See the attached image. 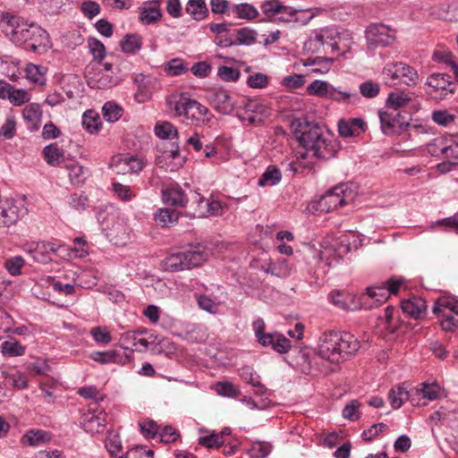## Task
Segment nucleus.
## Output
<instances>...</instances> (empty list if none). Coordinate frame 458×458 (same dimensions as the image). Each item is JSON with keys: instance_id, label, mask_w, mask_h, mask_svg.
I'll use <instances>...</instances> for the list:
<instances>
[{"instance_id": "nucleus-27", "label": "nucleus", "mask_w": 458, "mask_h": 458, "mask_svg": "<svg viewBox=\"0 0 458 458\" xmlns=\"http://www.w3.org/2000/svg\"><path fill=\"white\" fill-rule=\"evenodd\" d=\"M22 116L31 130H38L42 116L40 106L38 104L26 106L22 111Z\"/></svg>"}, {"instance_id": "nucleus-8", "label": "nucleus", "mask_w": 458, "mask_h": 458, "mask_svg": "<svg viewBox=\"0 0 458 458\" xmlns=\"http://www.w3.org/2000/svg\"><path fill=\"white\" fill-rule=\"evenodd\" d=\"M368 47L376 49L386 47L394 44L396 36L394 30L383 23H371L365 30Z\"/></svg>"}, {"instance_id": "nucleus-33", "label": "nucleus", "mask_w": 458, "mask_h": 458, "mask_svg": "<svg viewBox=\"0 0 458 458\" xmlns=\"http://www.w3.org/2000/svg\"><path fill=\"white\" fill-rule=\"evenodd\" d=\"M123 52L126 54H135L142 47V38L138 34H127L120 42Z\"/></svg>"}, {"instance_id": "nucleus-48", "label": "nucleus", "mask_w": 458, "mask_h": 458, "mask_svg": "<svg viewBox=\"0 0 458 458\" xmlns=\"http://www.w3.org/2000/svg\"><path fill=\"white\" fill-rule=\"evenodd\" d=\"M104 118L110 123L116 122L123 114V108L113 102H106L102 108Z\"/></svg>"}, {"instance_id": "nucleus-46", "label": "nucleus", "mask_w": 458, "mask_h": 458, "mask_svg": "<svg viewBox=\"0 0 458 458\" xmlns=\"http://www.w3.org/2000/svg\"><path fill=\"white\" fill-rule=\"evenodd\" d=\"M215 390L217 394L225 397H237L241 394L240 389L233 383L228 381L217 382L215 386Z\"/></svg>"}, {"instance_id": "nucleus-43", "label": "nucleus", "mask_w": 458, "mask_h": 458, "mask_svg": "<svg viewBox=\"0 0 458 458\" xmlns=\"http://www.w3.org/2000/svg\"><path fill=\"white\" fill-rule=\"evenodd\" d=\"M440 318V325L443 330L446 332H454L458 329V316L447 311H438L436 313Z\"/></svg>"}, {"instance_id": "nucleus-25", "label": "nucleus", "mask_w": 458, "mask_h": 458, "mask_svg": "<svg viewBox=\"0 0 458 458\" xmlns=\"http://www.w3.org/2000/svg\"><path fill=\"white\" fill-rule=\"evenodd\" d=\"M327 98L347 104H357L360 100V98L358 95V93L351 92L345 89H341L340 88H335L333 85L330 88Z\"/></svg>"}, {"instance_id": "nucleus-2", "label": "nucleus", "mask_w": 458, "mask_h": 458, "mask_svg": "<svg viewBox=\"0 0 458 458\" xmlns=\"http://www.w3.org/2000/svg\"><path fill=\"white\" fill-rule=\"evenodd\" d=\"M293 133L300 144L314 156L321 159H329L336 152V146L325 135L324 128L318 123L306 120H298L293 123Z\"/></svg>"}, {"instance_id": "nucleus-49", "label": "nucleus", "mask_w": 458, "mask_h": 458, "mask_svg": "<svg viewBox=\"0 0 458 458\" xmlns=\"http://www.w3.org/2000/svg\"><path fill=\"white\" fill-rule=\"evenodd\" d=\"M88 47L93 58L100 64L106 56V47L104 44L98 39L91 38L88 40Z\"/></svg>"}, {"instance_id": "nucleus-36", "label": "nucleus", "mask_w": 458, "mask_h": 458, "mask_svg": "<svg viewBox=\"0 0 458 458\" xmlns=\"http://www.w3.org/2000/svg\"><path fill=\"white\" fill-rule=\"evenodd\" d=\"M156 136L162 140H174L178 138V131L171 123L158 122L154 128Z\"/></svg>"}, {"instance_id": "nucleus-32", "label": "nucleus", "mask_w": 458, "mask_h": 458, "mask_svg": "<svg viewBox=\"0 0 458 458\" xmlns=\"http://www.w3.org/2000/svg\"><path fill=\"white\" fill-rule=\"evenodd\" d=\"M49 440V434L42 429H31L22 437V442L30 446H38Z\"/></svg>"}, {"instance_id": "nucleus-55", "label": "nucleus", "mask_w": 458, "mask_h": 458, "mask_svg": "<svg viewBox=\"0 0 458 458\" xmlns=\"http://www.w3.org/2000/svg\"><path fill=\"white\" fill-rule=\"evenodd\" d=\"M360 93L366 98H374L380 92V86L373 81H366L360 87Z\"/></svg>"}, {"instance_id": "nucleus-51", "label": "nucleus", "mask_w": 458, "mask_h": 458, "mask_svg": "<svg viewBox=\"0 0 458 458\" xmlns=\"http://www.w3.org/2000/svg\"><path fill=\"white\" fill-rule=\"evenodd\" d=\"M368 297L374 299L375 302L380 304L386 301L390 296L386 286L383 284L382 285L371 286L367 289Z\"/></svg>"}, {"instance_id": "nucleus-5", "label": "nucleus", "mask_w": 458, "mask_h": 458, "mask_svg": "<svg viewBox=\"0 0 458 458\" xmlns=\"http://www.w3.org/2000/svg\"><path fill=\"white\" fill-rule=\"evenodd\" d=\"M355 197L356 192L352 189V186L342 183L335 186L322 196L318 204L322 210L329 212L352 202Z\"/></svg>"}, {"instance_id": "nucleus-3", "label": "nucleus", "mask_w": 458, "mask_h": 458, "mask_svg": "<svg viewBox=\"0 0 458 458\" xmlns=\"http://www.w3.org/2000/svg\"><path fill=\"white\" fill-rule=\"evenodd\" d=\"M360 348V343L353 335L329 331L319 337L318 355L322 360L337 364L354 355Z\"/></svg>"}, {"instance_id": "nucleus-41", "label": "nucleus", "mask_w": 458, "mask_h": 458, "mask_svg": "<svg viewBox=\"0 0 458 458\" xmlns=\"http://www.w3.org/2000/svg\"><path fill=\"white\" fill-rule=\"evenodd\" d=\"M164 71L168 76H179L187 72L188 66L184 60L176 57L169 60L165 64Z\"/></svg>"}, {"instance_id": "nucleus-24", "label": "nucleus", "mask_w": 458, "mask_h": 458, "mask_svg": "<svg viewBox=\"0 0 458 458\" xmlns=\"http://www.w3.org/2000/svg\"><path fill=\"white\" fill-rule=\"evenodd\" d=\"M240 377L246 383L253 386L257 394L262 395L266 393L267 388L261 384L259 376L250 367L245 366L240 369Z\"/></svg>"}, {"instance_id": "nucleus-29", "label": "nucleus", "mask_w": 458, "mask_h": 458, "mask_svg": "<svg viewBox=\"0 0 458 458\" xmlns=\"http://www.w3.org/2000/svg\"><path fill=\"white\" fill-rule=\"evenodd\" d=\"M1 352L4 357L22 356L26 347L21 344L15 338L10 337L1 344Z\"/></svg>"}, {"instance_id": "nucleus-44", "label": "nucleus", "mask_w": 458, "mask_h": 458, "mask_svg": "<svg viewBox=\"0 0 458 458\" xmlns=\"http://www.w3.org/2000/svg\"><path fill=\"white\" fill-rule=\"evenodd\" d=\"M106 448L112 458H124L122 442L117 435L108 437L105 443Z\"/></svg>"}, {"instance_id": "nucleus-53", "label": "nucleus", "mask_w": 458, "mask_h": 458, "mask_svg": "<svg viewBox=\"0 0 458 458\" xmlns=\"http://www.w3.org/2000/svg\"><path fill=\"white\" fill-rule=\"evenodd\" d=\"M298 13H299L298 10H295V9H293V8L287 6V11L281 13H280L281 16L278 17L277 21H282V22H296V23L301 22L302 25H306L314 17V15L312 14L310 17H308L307 19H305L304 21H301L298 17Z\"/></svg>"}, {"instance_id": "nucleus-37", "label": "nucleus", "mask_w": 458, "mask_h": 458, "mask_svg": "<svg viewBox=\"0 0 458 458\" xmlns=\"http://www.w3.org/2000/svg\"><path fill=\"white\" fill-rule=\"evenodd\" d=\"M81 123L83 128L89 133L98 132L101 126L100 117L93 110H87L83 114Z\"/></svg>"}, {"instance_id": "nucleus-9", "label": "nucleus", "mask_w": 458, "mask_h": 458, "mask_svg": "<svg viewBox=\"0 0 458 458\" xmlns=\"http://www.w3.org/2000/svg\"><path fill=\"white\" fill-rule=\"evenodd\" d=\"M152 335L147 329L131 330L120 334V345L125 349H131L129 355L133 351L144 352L148 349Z\"/></svg>"}, {"instance_id": "nucleus-64", "label": "nucleus", "mask_w": 458, "mask_h": 458, "mask_svg": "<svg viewBox=\"0 0 458 458\" xmlns=\"http://www.w3.org/2000/svg\"><path fill=\"white\" fill-rule=\"evenodd\" d=\"M154 452L144 446H135L129 449L124 458H153Z\"/></svg>"}, {"instance_id": "nucleus-7", "label": "nucleus", "mask_w": 458, "mask_h": 458, "mask_svg": "<svg viewBox=\"0 0 458 458\" xmlns=\"http://www.w3.org/2000/svg\"><path fill=\"white\" fill-rule=\"evenodd\" d=\"M381 131L385 135L390 136L400 134L406 131L411 125L409 123V114H403L401 111L395 109L381 110L378 112Z\"/></svg>"}, {"instance_id": "nucleus-15", "label": "nucleus", "mask_w": 458, "mask_h": 458, "mask_svg": "<svg viewBox=\"0 0 458 458\" xmlns=\"http://www.w3.org/2000/svg\"><path fill=\"white\" fill-rule=\"evenodd\" d=\"M90 358L101 364L106 363H118V364H126L131 361V355L126 352L120 353L116 350L107 351V352H93L90 354Z\"/></svg>"}, {"instance_id": "nucleus-16", "label": "nucleus", "mask_w": 458, "mask_h": 458, "mask_svg": "<svg viewBox=\"0 0 458 458\" xmlns=\"http://www.w3.org/2000/svg\"><path fill=\"white\" fill-rule=\"evenodd\" d=\"M64 247V245H56L54 242H43L38 243L37 247L32 251V258L38 263L47 264L52 260V253H56L60 249Z\"/></svg>"}, {"instance_id": "nucleus-11", "label": "nucleus", "mask_w": 458, "mask_h": 458, "mask_svg": "<svg viewBox=\"0 0 458 458\" xmlns=\"http://www.w3.org/2000/svg\"><path fill=\"white\" fill-rule=\"evenodd\" d=\"M111 168L119 174L139 173L145 167L143 159L131 155H116L111 159Z\"/></svg>"}, {"instance_id": "nucleus-47", "label": "nucleus", "mask_w": 458, "mask_h": 458, "mask_svg": "<svg viewBox=\"0 0 458 458\" xmlns=\"http://www.w3.org/2000/svg\"><path fill=\"white\" fill-rule=\"evenodd\" d=\"M261 10L267 16L273 17L287 11V6L283 5L279 0H267L262 3Z\"/></svg>"}, {"instance_id": "nucleus-17", "label": "nucleus", "mask_w": 458, "mask_h": 458, "mask_svg": "<svg viewBox=\"0 0 458 458\" xmlns=\"http://www.w3.org/2000/svg\"><path fill=\"white\" fill-rule=\"evenodd\" d=\"M162 199L165 205L173 207H183L187 201L186 195L179 185L164 190Z\"/></svg>"}, {"instance_id": "nucleus-4", "label": "nucleus", "mask_w": 458, "mask_h": 458, "mask_svg": "<svg viewBox=\"0 0 458 458\" xmlns=\"http://www.w3.org/2000/svg\"><path fill=\"white\" fill-rule=\"evenodd\" d=\"M208 259L203 245L198 244L190 250L171 254L163 260V267L168 272H179L202 265Z\"/></svg>"}, {"instance_id": "nucleus-34", "label": "nucleus", "mask_w": 458, "mask_h": 458, "mask_svg": "<svg viewBox=\"0 0 458 458\" xmlns=\"http://www.w3.org/2000/svg\"><path fill=\"white\" fill-rule=\"evenodd\" d=\"M44 157L47 164L58 165L64 161V152L55 144H50L43 149Z\"/></svg>"}, {"instance_id": "nucleus-1", "label": "nucleus", "mask_w": 458, "mask_h": 458, "mask_svg": "<svg viewBox=\"0 0 458 458\" xmlns=\"http://www.w3.org/2000/svg\"><path fill=\"white\" fill-rule=\"evenodd\" d=\"M4 32L15 45L34 53L45 52L49 44V37L45 30L34 23L20 21L17 17L8 18Z\"/></svg>"}, {"instance_id": "nucleus-22", "label": "nucleus", "mask_w": 458, "mask_h": 458, "mask_svg": "<svg viewBox=\"0 0 458 458\" xmlns=\"http://www.w3.org/2000/svg\"><path fill=\"white\" fill-rule=\"evenodd\" d=\"M427 84L435 89H442L448 93L454 92V83L450 81V76L444 73H434L428 78Z\"/></svg>"}, {"instance_id": "nucleus-57", "label": "nucleus", "mask_w": 458, "mask_h": 458, "mask_svg": "<svg viewBox=\"0 0 458 458\" xmlns=\"http://www.w3.org/2000/svg\"><path fill=\"white\" fill-rule=\"evenodd\" d=\"M360 403L357 400H352L343 409L342 415L344 419L352 421L358 420L360 417Z\"/></svg>"}, {"instance_id": "nucleus-14", "label": "nucleus", "mask_w": 458, "mask_h": 458, "mask_svg": "<svg viewBox=\"0 0 458 458\" xmlns=\"http://www.w3.org/2000/svg\"><path fill=\"white\" fill-rule=\"evenodd\" d=\"M366 130L365 122L361 118H350L338 122V131L343 137H355Z\"/></svg>"}, {"instance_id": "nucleus-39", "label": "nucleus", "mask_w": 458, "mask_h": 458, "mask_svg": "<svg viewBox=\"0 0 458 458\" xmlns=\"http://www.w3.org/2000/svg\"><path fill=\"white\" fill-rule=\"evenodd\" d=\"M154 219L162 227H166L177 223L178 214L169 208H159L155 213Z\"/></svg>"}, {"instance_id": "nucleus-21", "label": "nucleus", "mask_w": 458, "mask_h": 458, "mask_svg": "<svg viewBox=\"0 0 458 458\" xmlns=\"http://www.w3.org/2000/svg\"><path fill=\"white\" fill-rule=\"evenodd\" d=\"M66 169L68 170L71 182L76 186L83 184L89 175V168L80 165L77 162H72L66 165Z\"/></svg>"}, {"instance_id": "nucleus-45", "label": "nucleus", "mask_w": 458, "mask_h": 458, "mask_svg": "<svg viewBox=\"0 0 458 458\" xmlns=\"http://www.w3.org/2000/svg\"><path fill=\"white\" fill-rule=\"evenodd\" d=\"M272 445L268 442H254L248 451L251 458H266L269 455Z\"/></svg>"}, {"instance_id": "nucleus-6", "label": "nucleus", "mask_w": 458, "mask_h": 458, "mask_svg": "<svg viewBox=\"0 0 458 458\" xmlns=\"http://www.w3.org/2000/svg\"><path fill=\"white\" fill-rule=\"evenodd\" d=\"M382 73L394 85L403 83L411 86L415 85L419 79L417 71L403 62L387 63L384 66Z\"/></svg>"}, {"instance_id": "nucleus-54", "label": "nucleus", "mask_w": 458, "mask_h": 458, "mask_svg": "<svg viewBox=\"0 0 458 458\" xmlns=\"http://www.w3.org/2000/svg\"><path fill=\"white\" fill-rule=\"evenodd\" d=\"M252 328L255 333V336L259 344H265V343H268L270 340V333H265L266 324L262 318H257L252 323Z\"/></svg>"}, {"instance_id": "nucleus-62", "label": "nucleus", "mask_w": 458, "mask_h": 458, "mask_svg": "<svg viewBox=\"0 0 458 458\" xmlns=\"http://www.w3.org/2000/svg\"><path fill=\"white\" fill-rule=\"evenodd\" d=\"M217 75L224 81H238L241 72L237 68L222 65L218 67Z\"/></svg>"}, {"instance_id": "nucleus-42", "label": "nucleus", "mask_w": 458, "mask_h": 458, "mask_svg": "<svg viewBox=\"0 0 458 458\" xmlns=\"http://www.w3.org/2000/svg\"><path fill=\"white\" fill-rule=\"evenodd\" d=\"M410 102L411 98H409L408 95L403 92H392L387 98L386 108L400 111L399 109L401 107L405 106Z\"/></svg>"}, {"instance_id": "nucleus-19", "label": "nucleus", "mask_w": 458, "mask_h": 458, "mask_svg": "<svg viewBox=\"0 0 458 458\" xmlns=\"http://www.w3.org/2000/svg\"><path fill=\"white\" fill-rule=\"evenodd\" d=\"M105 230H106V236L115 244H125L129 240L128 228L122 221H116L111 227H106Z\"/></svg>"}, {"instance_id": "nucleus-60", "label": "nucleus", "mask_w": 458, "mask_h": 458, "mask_svg": "<svg viewBox=\"0 0 458 458\" xmlns=\"http://www.w3.org/2000/svg\"><path fill=\"white\" fill-rule=\"evenodd\" d=\"M324 44V35L321 32H315L313 37L305 41L304 49L308 52L318 53Z\"/></svg>"}, {"instance_id": "nucleus-40", "label": "nucleus", "mask_w": 458, "mask_h": 458, "mask_svg": "<svg viewBox=\"0 0 458 458\" xmlns=\"http://www.w3.org/2000/svg\"><path fill=\"white\" fill-rule=\"evenodd\" d=\"M232 12L236 14L240 19L254 20L259 16V11L252 4L248 3H242L234 4Z\"/></svg>"}, {"instance_id": "nucleus-12", "label": "nucleus", "mask_w": 458, "mask_h": 458, "mask_svg": "<svg viewBox=\"0 0 458 458\" xmlns=\"http://www.w3.org/2000/svg\"><path fill=\"white\" fill-rule=\"evenodd\" d=\"M211 106L220 114H230L235 108V101L230 92L224 88H215L208 93Z\"/></svg>"}, {"instance_id": "nucleus-58", "label": "nucleus", "mask_w": 458, "mask_h": 458, "mask_svg": "<svg viewBox=\"0 0 458 458\" xmlns=\"http://www.w3.org/2000/svg\"><path fill=\"white\" fill-rule=\"evenodd\" d=\"M142 435L148 438H154L158 435L159 426L152 420H143L139 422Z\"/></svg>"}, {"instance_id": "nucleus-38", "label": "nucleus", "mask_w": 458, "mask_h": 458, "mask_svg": "<svg viewBox=\"0 0 458 458\" xmlns=\"http://www.w3.org/2000/svg\"><path fill=\"white\" fill-rule=\"evenodd\" d=\"M442 147L443 158L458 161V135L445 137V144Z\"/></svg>"}, {"instance_id": "nucleus-50", "label": "nucleus", "mask_w": 458, "mask_h": 458, "mask_svg": "<svg viewBox=\"0 0 458 458\" xmlns=\"http://www.w3.org/2000/svg\"><path fill=\"white\" fill-rule=\"evenodd\" d=\"M331 86L327 81L316 80L308 86L307 92L310 95L327 98Z\"/></svg>"}, {"instance_id": "nucleus-61", "label": "nucleus", "mask_w": 458, "mask_h": 458, "mask_svg": "<svg viewBox=\"0 0 458 458\" xmlns=\"http://www.w3.org/2000/svg\"><path fill=\"white\" fill-rule=\"evenodd\" d=\"M90 334L95 342L107 345L112 341V336L110 332L105 327H93L90 331Z\"/></svg>"}, {"instance_id": "nucleus-63", "label": "nucleus", "mask_w": 458, "mask_h": 458, "mask_svg": "<svg viewBox=\"0 0 458 458\" xmlns=\"http://www.w3.org/2000/svg\"><path fill=\"white\" fill-rule=\"evenodd\" d=\"M420 391L422 393L424 398L432 401L438 397L440 386L435 382H424L421 384V388Z\"/></svg>"}, {"instance_id": "nucleus-28", "label": "nucleus", "mask_w": 458, "mask_h": 458, "mask_svg": "<svg viewBox=\"0 0 458 458\" xmlns=\"http://www.w3.org/2000/svg\"><path fill=\"white\" fill-rule=\"evenodd\" d=\"M270 340L265 344H261L264 347L270 346L275 352L278 353H286L291 349V342L284 335L280 333H270Z\"/></svg>"}, {"instance_id": "nucleus-13", "label": "nucleus", "mask_w": 458, "mask_h": 458, "mask_svg": "<svg viewBox=\"0 0 458 458\" xmlns=\"http://www.w3.org/2000/svg\"><path fill=\"white\" fill-rule=\"evenodd\" d=\"M160 0H150L145 2L139 10V21L144 25L155 24L160 21L162 12Z\"/></svg>"}, {"instance_id": "nucleus-52", "label": "nucleus", "mask_w": 458, "mask_h": 458, "mask_svg": "<svg viewBox=\"0 0 458 458\" xmlns=\"http://www.w3.org/2000/svg\"><path fill=\"white\" fill-rule=\"evenodd\" d=\"M408 398V392L403 387H396L391 389L388 394L390 404L394 409L400 408L403 401Z\"/></svg>"}, {"instance_id": "nucleus-18", "label": "nucleus", "mask_w": 458, "mask_h": 458, "mask_svg": "<svg viewBox=\"0 0 458 458\" xmlns=\"http://www.w3.org/2000/svg\"><path fill=\"white\" fill-rule=\"evenodd\" d=\"M401 307L404 313L414 318H419L427 310L426 301L418 297L403 301Z\"/></svg>"}, {"instance_id": "nucleus-20", "label": "nucleus", "mask_w": 458, "mask_h": 458, "mask_svg": "<svg viewBox=\"0 0 458 458\" xmlns=\"http://www.w3.org/2000/svg\"><path fill=\"white\" fill-rule=\"evenodd\" d=\"M192 101L186 97H180L178 100L174 103V111L177 116H183L187 120L199 121V117L192 113Z\"/></svg>"}, {"instance_id": "nucleus-31", "label": "nucleus", "mask_w": 458, "mask_h": 458, "mask_svg": "<svg viewBox=\"0 0 458 458\" xmlns=\"http://www.w3.org/2000/svg\"><path fill=\"white\" fill-rule=\"evenodd\" d=\"M282 174L276 165H269L259 179L258 185L260 187L274 186L279 183Z\"/></svg>"}, {"instance_id": "nucleus-30", "label": "nucleus", "mask_w": 458, "mask_h": 458, "mask_svg": "<svg viewBox=\"0 0 458 458\" xmlns=\"http://www.w3.org/2000/svg\"><path fill=\"white\" fill-rule=\"evenodd\" d=\"M449 311L451 314L458 316V299L454 296H443L437 299L433 312Z\"/></svg>"}, {"instance_id": "nucleus-23", "label": "nucleus", "mask_w": 458, "mask_h": 458, "mask_svg": "<svg viewBox=\"0 0 458 458\" xmlns=\"http://www.w3.org/2000/svg\"><path fill=\"white\" fill-rule=\"evenodd\" d=\"M185 12L195 21H202L209 13L205 0H188Z\"/></svg>"}, {"instance_id": "nucleus-59", "label": "nucleus", "mask_w": 458, "mask_h": 458, "mask_svg": "<svg viewBox=\"0 0 458 458\" xmlns=\"http://www.w3.org/2000/svg\"><path fill=\"white\" fill-rule=\"evenodd\" d=\"M432 120L441 126H449L455 122V116L447 110H437L432 113Z\"/></svg>"}, {"instance_id": "nucleus-26", "label": "nucleus", "mask_w": 458, "mask_h": 458, "mask_svg": "<svg viewBox=\"0 0 458 458\" xmlns=\"http://www.w3.org/2000/svg\"><path fill=\"white\" fill-rule=\"evenodd\" d=\"M89 83L92 88L106 89L111 88L117 83V80L114 78L110 73H105L98 71L91 74L89 72Z\"/></svg>"}, {"instance_id": "nucleus-35", "label": "nucleus", "mask_w": 458, "mask_h": 458, "mask_svg": "<svg viewBox=\"0 0 458 458\" xmlns=\"http://www.w3.org/2000/svg\"><path fill=\"white\" fill-rule=\"evenodd\" d=\"M258 38V32L250 28L244 27L235 30V45L251 46Z\"/></svg>"}, {"instance_id": "nucleus-56", "label": "nucleus", "mask_w": 458, "mask_h": 458, "mask_svg": "<svg viewBox=\"0 0 458 458\" xmlns=\"http://www.w3.org/2000/svg\"><path fill=\"white\" fill-rule=\"evenodd\" d=\"M83 424L86 430L91 432H99V430L105 426L104 419L92 413L85 415Z\"/></svg>"}, {"instance_id": "nucleus-10", "label": "nucleus", "mask_w": 458, "mask_h": 458, "mask_svg": "<svg viewBox=\"0 0 458 458\" xmlns=\"http://www.w3.org/2000/svg\"><path fill=\"white\" fill-rule=\"evenodd\" d=\"M26 213L27 209L21 200L0 199V226L8 227L15 224Z\"/></svg>"}]
</instances>
